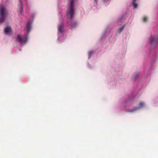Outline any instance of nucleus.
<instances>
[{
    "instance_id": "f8f14e48",
    "label": "nucleus",
    "mask_w": 158,
    "mask_h": 158,
    "mask_svg": "<svg viewBox=\"0 0 158 158\" xmlns=\"http://www.w3.org/2000/svg\"><path fill=\"white\" fill-rule=\"evenodd\" d=\"M147 17H143V21L144 22H146L147 21Z\"/></svg>"
},
{
    "instance_id": "0eeeda50",
    "label": "nucleus",
    "mask_w": 158,
    "mask_h": 158,
    "mask_svg": "<svg viewBox=\"0 0 158 158\" xmlns=\"http://www.w3.org/2000/svg\"><path fill=\"white\" fill-rule=\"evenodd\" d=\"M64 27V24L61 23L59 25V27L58 29V31L60 33H62L64 31L63 28Z\"/></svg>"
},
{
    "instance_id": "6e6552de",
    "label": "nucleus",
    "mask_w": 158,
    "mask_h": 158,
    "mask_svg": "<svg viewBox=\"0 0 158 158\" xmlns=\"http://www.w3.org/2000/svg\"><path fill=\"white\" fill-rule=\"evenodd\" d=\"M20 9L19 11V12L20 14L22 15L23 11V6L22 2L21 0H20Z\"/></svg>"
},
{
    "instance_id": "39448f33",
    "label": "nucleus",
    "mask_w": 158,
    "mask_h": 158,
    "mask_svg": "<svg viewBox=\"0 0 158 158\" xmlns=\"http://www.w3.org/2000/svg\"><path fill=\"white\" fill-rule=\"evenodd\" d=\"M158 40V37H156L154 38L152 37V36L149 38V41L150 43L152 44H155Z\"/></svg>"
},
{
    "instance_id": "423d86ee",
    "label": "nucleus",
    "mask_w": 158,
    "mask_h": 158,
    "mask_svg": "<svg viewBox=\"0 0 158 158\" xmlns=\"http://www.w3.org/2000/svg\"><path fill=\"white\" fill-rule=\"evenodd\" d=\"M11 30V28L10 27L7 26L4 29V31L6 34L10 32Z\"/></svg>"
},
{
    "instance_id": "f257e3e1",
    "label": "nucleus",
    "mask_w": 158,
    "mask_h": 158,
    "mask_svg": "<svg viewBox=\"0 0 158 158\" xmlns=\"http://www.w3.org/2000/svg\"><path fill=\"white\" fill-rule=\"evenodd\" d=\"M74 0H70L69 3L70 8L69 10L68 15V16H70V19H72L73 17V15L74 14Z\"/></svg>"
},
{
    "instance_id": "1a4fd4ad",
    "label": "nucleus",
    "mask_w": 158,
    "mask_h": 158,
    "mask_svg": "<svg viewBox=\"0 0 158 158\" xmlns=\"http://www.w3.org/2000/svg\"><path fill=\"white\" fill-rule=\"evenodd\" d=\"M26 28L27 30V32H29L31 29V25L28 22L26 25Z\"/></svg>"
},
{
    "instance_id": "20e7f679",
    "label": "nucleus",
    "mask_w": 158,
    "mask_h": 158,
    "mask_svg": "<svg viewBox=\"0 0 158 158\" xmlns=\"http://www.w3.org/2000/svg\"><path fill=\"white\" fill-rule=\"evenodd\" d=\"M5 11V8L2 7L0 8V23L3 22L4 21L5 15L4 13Z\"/></svg>"
},
{
    "instance_id": "9d476101",
    "label": "nucleus",
    "mask_w": 158,
    "mask_h": 158,
    "mask_svg": "<svg viewBox=\"0 0 158 158\" xmlns=\"http://www.w3.org/2000/svg\"><path fill=\"white\" fill-rule=\"evenodd\" d=\"M136 0H133L132 1V4L134 7L137 8L138 7V5L136 3Z\"/></svg>"
},
{
    "instance_id": "ddd939ff",
    "label": "nucleus",
    "mask_w": 158,
    "mask_h": 158,
    "mask_svg": "<svg viewBox=\"0 0 158 158\" xmlns=\"http://www.w3.org/2000/svg\"><path fill=\"white\" fill-rule=\"evenodd\" d=\"M75 25H76V24L75 23H74V24H70V26L72 27H73L75 26Z\"/></svg>"
},
{
    "instance_id": "2eb2a0df",
    "label": "nucleus",
    "mask_w": 158,
    "mask_h": 158,
    "mask_svg": "<svg viewBox=\"0 0 158 158\" xmlns=\"http://www.w3.org/2000/svg\"><path fill=\"white\" fill-rule=\"evenodd\" d=\"M94 2L95 3H97L98 2V0H94Z\"/></svg>"
},
{
    "instance_id": "7ed1b4c3",
    "label": "nucleus",
    "mask_w": 158,
    "mask_h": 158,
    "mask_svg": "<svg viewBox=\"0 0 158 158\" xmlns=\"http://www.w3.org/2000/svg\"><path fill=\"white\" fill-rule=\"evenodd\" d=\"M139 107H134L132 109H129L127 110V112H128L132 113L134 111L137 110L139 108H141L144 106V103L142 102H139Z\"/></svg>"
},
{
    "instance_id": "f03ea898",
    "label": "nucleus",
    "mask_w": 158,
    "mask_h": 158,
    "mask_svg": "<svg viewBox=\"0 0 158 158\" xmlns=\"http://www.w3.org/2000/svg\"><path fill=\"white\" fill-rule=\"evenodd\" d=\"M28 39L26 35H23L22 36L20 35H18L17 38H16V41L20 43L21 44H25L27 42Z\"/></svg>"
},
{
    "instance_id": "4468645a",
    "label": "nucleus",
    "mask_w": 158,
    "mask_h": 158,
    "mask_svg": "<svg viewBox=\"0 0 158 158\" xmlns=\"http://www.w3.org/2000/svg\"><path fill=\"white\" fill-rule=\"evenodd\" d=\"M93 53V52L92 51H90V52H89V54L90 55H91Z\"/></svg>"
},
{
    "instance_id": "9b49d317",
    "label": "nucleus",
    "mask_w": 158,
    "mask_h": 158,
    "mask_svg": "<svg viewBox=\"0 0 158 158\" xmlns=\"http://www.w3.org/2000/svg\"><path fill=\"white\" fill-rule=\"evenodd\" d=\"M125 26H124L118 29L117 31L118 33H120L122 31H123V29Z\"/></svg>"
}]
</instances>
